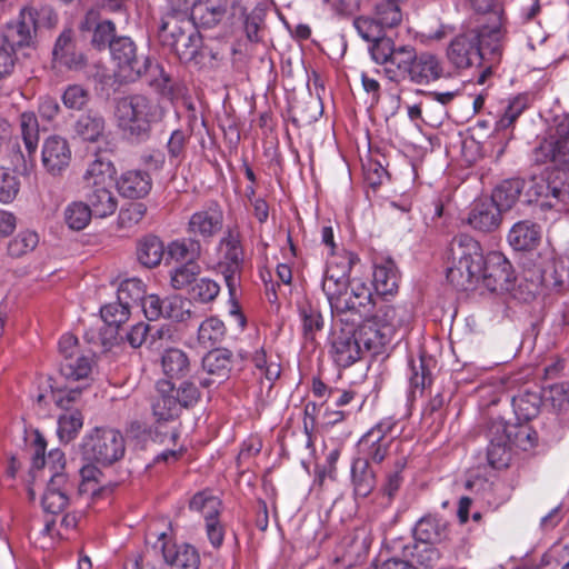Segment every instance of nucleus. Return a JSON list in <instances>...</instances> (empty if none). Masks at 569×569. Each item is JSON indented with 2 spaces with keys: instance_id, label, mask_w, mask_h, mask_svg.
I'll return each mask as SVG.
<instances>
[{
  "instance_id": "nucleus-53",
  "label": "nucleus",
  "mask_w": 569,
  "mask_h": 569,
  "mask_svg": "<svg viewBox=\"0 0 569 569\" xmlns=\"http://www.w3.org/2000/svg\"><path fill=\"white\" fill-rule=\"evenodd\" d=\"M199 263H181L170 271V283L172 288L181 290L196 282V277L200 273Z\"/></svg>"
},
{
  "instance_id": "nucleus-13",
  "label": "nucleus",
  "mask_w": 569,
  "mask_h": 569,
  "mask_svg": "<svg viewBox=\"0 0 569 569\" xmlns=\"http://www.w3.org/2000/svg\"><path fill=\"white\" fill-rule=\"evenodd\" d=\"M515 274L511 263L507 258L497 251H491L486 256V263L481 272L480 281L492 291L510 290Z\"/></svg>"
},
{
  "instance_id": "nucleus-1",
  "label": "nucleus",
  "mask_w": 569,
  "mask_h": 569,
  "mask_svg": "<svg viewBox=\"0 0 569 569\" xmlns=\"http://www.w3.org/2000/svg\"><path fill=\"white\" fill-rule=\"evenodd\" d=\"M536 164L550 163L541 176L532 177L529 194L542 199V206L562 212L569 209V118L558 123L556 133L532 150Z\"/></svg>"
},
{
  "instance_id": "nucleus-45",
  "label": "nucleus",
  "mask_w": 569,
  "mask_h": 569,
  "mask_svg": "<svg viewBox=\"0 0 569 569\" xmlns=\"http://www.w3.org/2000/svg\"><path fill=\"white\" fill-rule=\"evenodd\" d=\"M190 510L200 512L206 522L211 519H218L221 510V501L218 497L207 492L201 491L196 493L189 503Z\"/></svg>"
},
{
  "instance_id": "nucleus-49",
  "label": "nucleus",
  "mask_w": 569,
  "mask_h": 569,
  "mask_svg": "<svg viewBox=\"0 0 569 569\" xmlns=\"http://www.w3.org/2000/svg\"><path fill=\"white\" fill-rule=\"evenodd\" d=\"M21 181L17 172L7 167H0V202L11 203L19 194Z\"/></svg>"
},
{
  "instance_id": "nucleus-9",
  "label": "nucleus",
  "mask_w": 569,
  "mask_h": 569,
  "mask_svg": "<svg viewBox=\"0 0 569 569\" xmlns=\"http://www.w3.org/2000/svg\"><path fill=\"white\" fill-rule=\"evenodd\" d=\"M82 455L89 461L110 466L126 451L123 436L112 428H96L83 439Z\"/></svg>"
},
{
  "instance_id": "nucleus-11",
  "label": "nucleus",
  "mask_w": 569,
  "mask_h": 569,
  "mask_svg": "<svg viewBox=\"0 0 569 569\" xmlns=\"http://www.w3.org/2000/svg\"><path fill=\"white\" fill-rule=\"evenodd\" d=\"M60 373L67 380L86 379L92 370V358L84 353L72 335H64L59 340Z\"/></svg>"
},
{
  "instance_id": "nucleus-40",
  "label": "nucleus",
  "mask_w": 569,
  "mask_h": 569,
  "mask_svg": "<svg viewBox=\"0 0 569 569\" xmlns=\"http://www.w3.org/2000/svg\"><path fill=\"white\" fill-rule=\"evenodd\" d=\"M353 490L356 496L366 498L376 487V473L371 466L360 458L355 459L351 467Z\"/></svg>"
},
{
  "instance_id": "nucleus-32",
  "label": "nucleus",
  "mask_w": 569,
  "mask_h": 569,
  "mask_svg": "<svg viewBox=\"0 0 569 569\" xmlns=\"http://www.w3.org/2000/svg\"><path fill=\"white\" fill-rule=\"evenodd\" d=\"M202 254V246L199 239L193 237L176 239L167 246V260L178 263H198Z\"/></svg>"
},
{
  "instance_id": "nucleus-25",
  "label": "nucleus",
  "mask_w": 569,
  "mask_h": 569,
  "mask_svg": "<svg viewBox=\"0 0 569 569\" xmlns=\"http://www.w3.org/2000/svg\"><path fill=\"white\" fill-rule=\"evenodd\" d=\"M107 121L98 110H88L73 123L74 133L83 141L97 142L104 138Z\"/></svg>"
},
{
  "instance_id": "nucleus-37",
  "label": "nucleus",
  "mask_w": 569,
  "mask_h": 569,
  "mask_svg": "<svg viewBox=\"0 0 569 569\" xmlns=\"http://www.w3.org/2000/svg\"><path fill=\"white\" fill-rule=\"evenodd\" d=\"M372 283L378 295H392L398 290L399 276L395 262L390 259L373 269Z\"/></svg>"
},
{
  "instance_id": "nucleus-42",
  "label": "nucleus",
  "mask_w": 569,
  "mask_h": 569,
  "mask_svg": "<svg viewBox=\"0 0 569 569\" xmlns=\"http://www.w3.org/2000/svg\"><path fill=\"white\" fill-rule=\"evenodd\" d=\"M146 296L144 283L137 278H131L122 281L118 288L117 299L120 303L127 306L131 311L133 308H139Z\"/></svg>"
},
{
  "instance_id": "nucleus-54",
  "label": "nucleus",
  "mask_w": 569,
  "mask_h": 569,
  "mask_svg": "<svg viewBox=\"0 0 569 569\" xmlns=\"http://www.w3.org/2000/svg\"><path fill=\"white\" fill-rule=\"evenodd\" d=\"M191 301L183 299L180 296H171L164 299V318L176 321H187L191 318V310L189 307Z\"/></svg>"
},
{
  "instance_id": "nucleus-2",
  "label": "nucleus",
  "mask_w": 569,
  "mask_h": 569,
  "mask_svg": "<svg viewBox=\"0 0 569 569\" xmlns=\"http://www.w3.org/2000/svg\"><path fill=\"white\" fill-rule=\"evenodd\" d=\"M116 169L102 157L91 161L79 181V191L94 218L104 219L118 209V198L113 192Z\"/></svg>"
},
{
  "instance_id": "nucleus-6",
  "label": "nucleus",
  "mask_w": 569,
  "mask_h": 569,
  "mask_svg": "<svg viewBox=\"0 0 569 569\" xmlns=\"http://www.w3.org/2000/svg\"><path fill=\"white\" fill-rule=\"evenodd\" d=\"M110 54L118 68L130 78L148 77L150 86L166 91L169 88L170 76L163 67L152 61L148 56H139L136 42L128 36H117L110 43Z\"/></svg>"
},
{
  "instance_id": "nucleus-10",
  "label": "nucleus",
  "mask_w": 569,
  "mask_h": 569,
  "mask_svg": "<svg viewBox=\"0 0 569 569\" xmlns=\"http://www.w3.org/2000/svg\"><path fill=\"white\" fill-rule=\"evenodd\" d=\"M219 268L223 274L230 297L234 298L243 267V249L238 230H227L219 242Z\"/></svg>"
},
{
  "instance_id": "nucleus-47",
  "label": "nucleus",
  "mask_w": 569,
  "mask_h": 569,
  "mask_svg": "<svg viewBox=\"0 0 569 569\" xmlns=\"http://www.w3.org/2000/svg\"><path fill=\"white\" fill-rule=\"evenodd\" d=\"M375 18L383 29L397 27L402 20L399 0H380L376 6Z\"/></svg>"
},
{
  "instance_id": "nucleus-30",
  "label": "nucleus",
  "mask_w": 569,
  "mask_h": 569,
  "mask_svg": "<svg viewBox=\"0 0 569 569\" xmlns=\"http://www.w3.org/2000/svg\"><path fill=\"white\" fill-rule=\"evenodd\" d=\"M417 50L412 46H398L383 71L387 78L395 82L407 79Z\"/></svg>"
},
{
  "instance_id": "nucleus-15",
  "label": "nucleus",
  "mask_w": 569,
  "mask_h": 569,
  "mask_svg": "<svg viewBox=\"0 0 569 569\" xmlns=\"http://www.w3.org/2000/svg\"><path fill=\"white\" fill-rule=\"evenodd\" d=\"M71 159V147L64 137L52 134L44 139L41 147V163L47 173L52 177L62 176Z\"/></svg>"
},
{
  "instance_id": "nucleus-56",
  "label": "nucleus",
  "mask_w": 569,
  "mask_h": 569,
  "mask_svg": "<svg viewBox=\"0 0 569 569\" xmlns=\"http://www.w3.org/2000/svg\"><path fill=\"white\" fill-rule=\"evenodd\" d=\"M220 292V286L210 278H200L190 288L193 300L207 303L213 301Z\"/></svg>"
},
{
  "instance_id": "nucleus-57",
  "label": "nucleus",
  "mask_w": 569,
  "mask_h": 569,
  "mask_svg": "<svg viewBox=\"0 0 569 569\" xmlns=\"http://www.w3.org/2000/svg\"><path fill=\"white\" fill-rule=\"evenodd\" d=\"M189 141V134L184 131L177 129L172 131L168 142H167V152L170 160V163L173 166H178L181 163L186 156V148Z\"/></svg>"
},
{
  "instance_id": "nucleus-43",
  "label": "nucleus",
  "mask_w": 569,
  "mask_h": 569,
  "mask_svg": "<svg viewBox=\"0 0 569 569\" xmlns=\"http://www.w3.org/2000/svg\"><path fill=\"white\" fill-rule=\"evenodd\" d=\"M92 217L94 216L84 200L70 202L63 211L64 222L76 231L83 230L90 223Z\"/></svg>"
},
{
  "instance_id": "nucleus-46",
  "label": "nucleus",
  "mask_w": 569,
  "mask_h": 569,
  "mask_svg": "<svg viewBox=\"0 0 569 569\" xmlns=\"http://www.w3.org/2000/svg\"><path fill=\"white\" fill-rule=\"evenodd\" d=\"M505 427L511 445L525 451L536 446L538 440L537 432L528 425H510L505 421Z\"/></svg>"
},
{
  "instance_id": "nucleus-34",
  "label": "nucleus",
  "mask_w": 569,
  "mask_h": 569,
  "mask_svg": "<svg viewBox=\"0 0 569 569\" xmlns=\"http://www.w3.org/2000/svg\"><path fill=\"white\" fill-rule=\"evenodd\" d=\"M543 396L537 390H522L512 397V408L519 421H529L540 411Z\"/></svg>"
},
{
  "instance_id": "nucleus-27",
  "label": "nucleus",
  "mask_w": 569,
  "mask_h": 569,
  "mask_svg": "<svg viewBox=\"0 0 569 569\" xmlns=\"http://www.w3.org/2000/svg\"><path fill=\"white\" fill-rule=\"evenodd\" d=\"M410 318V312L405 307L382 305L372 316V321L381 329H390V336L395 338L398 331L407 330Z\"/></svg>"
},
{
  "instance_id": "nucleus-60",
  "label": "nucleus",
  "mask_w": 569,
  "mask_h": 569,
  "mask_svg": "<svg viewBox=\"0 0 569 569\" xmlns=\"http://www.w3.org/2000/svg\"><path fill=\"white\" fill-rule=\"evenodd\" d=\"M353 26L359 36L368 42H372L373 40H377L383 36V28L380 23H378V20L375 18V16L372 18L358 17L353 20Z\"/></svg>"
},
{
  "instance_id": "nucleus-63",
  "label": "nucleus",
  "mask_w": 569,
  "mask_h": 569,
  "mask_svg": "<svg viewBox=\"0 0 569 569\" xmlns=\"http://www.w3.org/2000/svg\"><path fill=\"white\" fill-rule=\"evenodd\" d=\"M147 212V207L142 202H132L122 208L119 212V224L122 228H130L139 223Z\"/></svg>"
},
{
  "instance_id": "nucleus-4",
  "label": "nucleus",
  "mask_w": 569,
  "mask_h": 569,
  "mask_svg": "<svg viewBox=\"0 0 569 569\" xmlns=\"http://www.w3.org/2000/svg\"><path fill=\"white\" fill-rule=\"evenodd\" d=\"M452 266L447 271L448 281L460 291L471 290L480 282L486 263L480 243L468 234H459L450 246Z\"/></svg>"
},
{
  "instance_id": "nucleus-38",
  "label": "nucleus",
  "mask_w": 569,
  "mask_h": 569,
  "mask_svg": "<svg viewBox=\"0 0 569 569\" xmlns=\"http://www.w3.org/2000/svg\"><path fill=\"white\" fill-rule=\"evenodd\" d=\"M167 248L159 237L149 234L139 240L137 246V257L139 262L146 268H154L160 264Z\"/></svg>"
},
{
  "instance_id": "nucleus-62",
  "label": "nucleus",
  "mask_w": 569,
  "mask_h": 569,
  "mask_svg": "<svg viewBox=\"0 0 569 569\" xmlns=\"http://www.w3.org/2000/svg\"><path fill=\"white\" fill-rule=\"evenodd\" d=\"M397 46L391 38L381 36L377 40L372 41L370 47V53L375 62L378 64H388L391 56L393 54Z\"/></svg>"
},
{
  "instance_id": "nucleus-21",
  "label": "nucleus",
  "mask_w": 569,
  "mask_h": 569,
  "mask_svg": "<svg viewBox=\"0 0 569 569\" xmlns=\"http://www.w3.org/2000/svg\"><path fill=\"white\" fill-rule=\"evenodd\" d=\"M158 397L152 402V412L158 421H170L178 418L181 413V406L176 399L174 386L170 380H160L157 382Z\"/></svg>"
},
{
  "instance_id": "nucleus-18",
  "label": "nucleus",
  "mask_w": 569,
  "mask_h": 569,
  "mask_svg": "<svg viewBox=\"0 0 569 569\" xmlns=\"http://www.w3.org/2000/svg\"><path fill=\"white\" fill-rule=\"evenodd\" d=\"M503 420H495L489 427V446L487 458L489 465L495 469H502L509 466L511 460L509 436L506 433Z\"/></svg>"
},
{
  "instance_id": "nucleus-31",
  "label": "nucleus",
  "mask_w": 569,
  "mask_h": 569,
  "mask_svg": "<svg viewBox=\"0 0 569 569\" xmlns=\"http://www.w3.org/2000/svg\"><path fill=\"white\" fill-rule=\"evenodd\" d=\"M164 561L176 569H199L200 556L190 545H168L162 547Z\"/></svg>"
},
{
  "instance_id": "nucleus-64",
  "label": "nucleus",
  "mask_w": 569,
  "mask_h": 569,
  "mask_svg": "<svg viewBox=\"0 0 569 569\" xmlns=\"http://www.w3.org/2000/svg\"><path fill=\"white\" fill-rule=\"evenodd\" d=\"M546 274L552 279L555 287H562L569 281V258H555Z\"/></svg>"
},
{
  "instance_id": "nucleus-29",
  "label": "nucleus",
  "mask_w": 569,
  "mask_h": 569,
  "mask_svg": "<svg viewBox=\"0 0 569 569\" xmlns=\"http://www.w3.org/2000/svg\"><path fill=\"white\" fill-rule=\"evenodd\" d=\"M152 181L149 173L141 170H129L117 180L119 192L127 198H143L151 190Z\"/></svg>"
},
{
  "instance_id": "nucleus-17",
  "label": "nucleus",
  "mask_w": 569,
  "mask_h": 569,
  "mask_svg": "<svg viewBox=\"0 0 569 569\" xmlns=\"http://www.w3.org/2000/svg\"><path fill=\"white\" fill-rule=\"evenodd\" d=\"M73 483L63 472H54L50 476L47 488L42 495L41 503L46 512L57 515L62 512L69 505V495Z\"/></svg>"
},
{
  "instance_id": "nucleus-59",
  "label": "nucleus",
  "mask_w": 569,
  "mask_h": 569,
  "mask_svg": "<svg viewBox=\"0 0 569 569\" xmlns=\"http://www.w3.org/2000/svg\"><path fill=\"white\" fill-rule=\"evenodd\" d=\"M100 313L107 325L120 327L129 319L131 311L117 299L116 302L103 306Z\"/></svg>"
},
{
  "instance_id": "nucleus-39",
  "label": "nucleus",
  "mask_w": 569,
  "mask_h": 569,
  "mask_svg": "<svg viewBox=\"0 0 569 569\" xmlns=\"http://www.w3.org/2000/svg\"><path fill=\"white\" fill-rule=\"evenodd\" d=\"M232 352L224 348H218L209 351L202 359V368L211 377L223 381L231 371Z\"/></svg>"
},
{
  "instance_id": "nucleus-48",
  "label": "nucleus",
  "mask_w": 569,
  "mask_h": 569,
  "mask_svg": "<svg viewBox=\"0 0 569 569\" xmlns=\"http://www.w3.org/2000/svg\"><path fill=\"white\" fill-rule=\"evenodd\" d=\"M83 425V417L79 410L67 411L59 417L58 436L61 441H71L80 431Z\"/></svg>"
},
{
  "instance_id": "nucleus-44",
  "label": "nucleus",
  "mask_w": 569,
  "mask_h": 569,
  "mask_svg": "<svg viewBox=\"0 0 569 569\" xmlns=\"http://www.w3.org/2000/svg\"><path fill=\"white\" fill-rule=\"evenodd\" d=\"M21 137L27 149L28 156L32 157L38 149L39 142V122L32 111L22 112L19 117Z\"/></svg>"
},
{
  "instance_id": "nucleus-22",
  "label": "nucleus",
  "mask_w": 569,
  "mask_h": 569,
  "mask_svg": "<svg viewBox=\"0 0 569 569\" xmlns=\"http://www.w3.org/2000/svg\"><path fill=\"white\" fill-rule=\"evenodd\" d=\"M356 333L362 352L367 351L372 356L381 355L393 339L390 336V329H381L372 320H367L356 328Z\"/></svg>"
},
{
  "instance_id": "nucleus-33",
  "label": "nucleus",
  "mask_w": 569,
  "mask_h": 569,
  "mask_svg": "<svg viewBox=\"0 0 569 569\" xmlns=\"http://www.w3.org/2000/svg\"><path fill=\"white\" fill-rule=\"evenodd\" d=\"M161 368L168 379H182L190 372L191 365L183 350L169 348L161 356Z\"/></svg>"
},
{
  "instance_id": "nucleus-36",
  "label": "nucleus",
  "mask_w": 569,
  "mask_h": 569,
  "mask_svg": "<svg viewBox=\"0 0 569 569\" xmlns=\"http://www.w3.org/2000/svg\"><path fill=\"white\" fill-rule=\"evenodd\" d=\"M540 240L539 227L529 221L516 223L508 234V241L515 250H531Z\"/></svg>"
},
{
  "instance_id": "nucleus-3",
  "label": "nucleus",
  "mask_w": 569,
  "mask_h": 569,
  "mask_svg": "<svg viewBox=\"0 0 569 569\" xmlns=\"http://www.w3.org/2000/svg\"><path fill=\"white\" fill-rule=\"evenodd\" d=\"M163 108L144 94H131L117 101L116 118L122 133L131 141H146L152 126L162 120Z\"/></svg>"
},
{
  "instance_id": "nucleus-20",
  "label": "nucleus",
  "mask_w": 569,
  "mask_h": 569,
  "mask_svg": "<svg viewBox=\"0 0 569 569\" xmlns=\"http://www.w3.org/2000/svg\"><path fill=\"white\" fill-rule=\"evenodd\" d=\"M196 24L189 14L164 13L158 28V40L162 48L170 49L178 39Z\"/></svg>"
},
{
  "instance_id": "nucleus-51",
  "label": "nucleus",
  "mask_w": 569,
  "mask_h": 569,
  "mask_svg": "<svg viewBox=\"0 0 569 569\" xmlns=\"http://www.w3.org/2000/svg\"><path fill=\"white\" fill-rule=\"evenodd\" d=\"M224 323L217 318H209L204 320L198 329V341L204 347H211L219 342L224 336Z\"/></svg>"
},
{
  "instance_id": "nucleus-8",
  "label": "nucleus",
  "mask_w": 569,
  "mask_h": 569,
  "mask_svg": "<svg viewBox=\"0 0 569 569\" xmlns=\"http://www.w3.org/2000/svg\"><path fill=\"white\" fill-rule=\"evenodd\" d=\"M358 262L359 257L351 251H347L328 264L322 280V290L328 298L335 317L339 310L348 306L347 302H345V297L347 296L348 287L351 282L349 273L352 267Z\"/></svg>"
},
{
  "instance_id": "nucleus-52",
  "label": "nucleus",
  "mask_w": 569,
  "mask_h": 569,
  "mask_svg": "<svg viewBox=\"0 0 569 569\" xmlns=\"http://www.w3.org/2000/svg\"><path fill=\"white\" fill-rule=\"evenodd\" d=\"M91 94L81 84H69L62 92L61 100L69 110L81 111L90 102Z\"/></svg>"
},
{
  "instance_id": "nucleus-58",
  "label": "nucleus",
  "mask_w": 569,
  "mask_h": 569,
  "mask_svg": "<svg viewBox=\"0 0 569 569\" xmlns=\"http://www.w3.org/2000/svg\"><path fill=\"white\" fill-rule=\"evenodd\" d=\"M116 38V24L111 20H103L92 31L90 43L97 50H104L110 48L111 41Z\"/></svg>"
},
{
  "instance_id": "nucleus-19",
  "label": "nucleus",
  "mask_w": 569,
  "mask_h": 569,
  "mask_svg": "<svg viewBox=\"0 0 569 569\" xmlns=\"http://www.w3.org/2000/svg\"><path fill=\"white\" fill-rule=\"evenodd\" d=\"M443 74V67L440 59L428 51L416 53L410 71L407 76L416 84H428L440 79Z\"/></svg>"
},
{
  "instance_id": "nucleus-28",
  "label": "nucleus",
  "mask_w": 569,
  "mask_h": 569,
  "mask_svg": "<svg viewBox=\"0 0 569 569\" xmlns=\"http://www.w3.org/2000/svg\"><path fill=\"white\" fill-rule=\"evenodd\" d=\"M501 210L490 199L477 202L469 213V224L483 232L498 228L501 221Z\"/></svg>"
},
{
  "instance_id": "nucleus-23",
  "label": "nucleus",
  "mask_w": 569,
  "mask_h": 569,
  "mask_svg": "<svg viewBox=\"0 0 569 569\" xmlns=\"http://www.w3.org/2000/svg\"><path fill=\"white\" fill-rule=\"evenodd\" d=\"M228 8V0H197L189 16L196 24L213 28L226 18Z\"/></svg>"
},
{
  "instance_id": "nucleus-16",
  "label": "nucleus",
  "mask_w": 569,
  "mask_h": 569,
  "mask_svg": "<svg viewBox=\"0 0 569 569\" xmlns=\"http://www.w3.org/2000/svg\"><path fill=\"white\" fill-rule=\"evenodd\" d=\"M349 322L339 331L332 333L331 356L333 361L342 368H348L361 359L362 347L356 333V327Z\"/></svg>"
},
{
  "instance_id": "nucleus-50",
  "label": "nucleus",
  "mask_w": 569,
  "mask_h": 569,
  "mask_svg": "<svg viewBox=\"0 0 569 569\" xmlns=\"http://www.w3.org/2000/svg\"><path fill=\"white\" fill-rule=\"evenodd\" d=\"M543 400L557 412L569 411V381L549 386L545 389Z\"/></svg>"
},
{
  "instance_id": "nucleus-12",
  "label": "nucleus",
  "mask_w": 569,
  "mask_h": 569,
  "mask_svg": "<svg viewBox=\"0 0 569 569\" xmlns=\"http://www.w3.org/2000/svg\"><path fill=\"white\" fill-rule=\"evenodd\" d=\"M349 286L351 291L345 297V302L348 306L339 310L336 317L342 325H348L349 322L358 325L372 316L375 308L372 292L370 287L360 279H352Z\"/></svg>"
},
{
  "instance_id": "nucleus-5",
  "label": "nucleus",
  "mask_w": 569,
  "mask_h": 569,
  "mask_svg": "<svg viewBox=\"0 0 569 569\" xmlns=\"http://www.w3.org/2000/svg\"><path fill=\"white\" fill-rule=\"evenodd\" d=\"M501 33L498 28L483 27L469 29L457 34L447 48V59L457 70H466L479 64L482 59L481 48H489L490 52L499 57Z\"/></svg>"
},
{
  "instance_id": "nucleus-14",
  "label": "nucleus",
  "mask_w": 569,
  "mask_h": 569,
  "mask_svg": "<svg viewBox=\"0 0 569 569\" xmlns=\"http://www.w3.org/2000/svg\"><path fill=\"white\" fill-rule=\"evenodd\" d=\"M223 226V211L217 201H208L200 210L191 214L187 232L193 238L212 239Z\"/></svg>"
},
{
  "instance_id": "nucleus-26",
  "label": "nucleus",
  "mask_w": 569,
  "mask_h": 569,
  "mask_svg": "<svg viewBox=\"0 0 569 569\" xmlns=\"http://www.w3.org/2000/svg\"><path fill=\"white\" fill-rule=\"evenodd\" d=\"M393 441L381 438L376 431H367L358 442L359 453L362 455L361 460H366L369 465L381 463L390 452Z\"/></svg>"
},
{
  "instance_id": "nucleus-55",
  "label": "nucleus",
  "mask_w": 569,
  "mask_h": 569,
  "mask_svg": "<svg viewBox=\"0 0 569 569\" xmlns=\"http://www.w3.org/2000/svg\"><path fill=\"white\" fill-rule=\"evenodd\" d=\"M39 242L38 234L33 231H22L18 233L8 243V253L13 258H19L32 251Z\"/></svg>"
},
{
  "instance_id": "nucleus-24",
  "label": "nucleus",
  "mask_w": 569,
  "mask_h": 569,
  "mask_svg": "<svg viewBox=\"0 0 569 569\" xmlns=\"http://www.w3.org/2000/svg\"><path fill=\"white\" fill-rule=\"evenodd\" d=\"M182 62L199 63L207 54V48L203 46L202 37L197 29V24L192 26V31H188L180 37L170 49Z\"/></svg>"
},
{
  "instance_id": "nucleus-61",
  "label": "nucleus",
  "mask_w": 569,
  "mask_h": 569,
  "mask_svg": "<svg viewBox=\"0 0 569 569\" xmlns=\"http://www.w3.org/2000/svg\"><path fill=\"white\" fill-rule=\"evenodd\" d=\"M79 472L81 477L79 492H90L94 495L100 489V477L102 476V472L91 463L84 465Z\"/></svg>"
},
{
  "instance_id": "nucleus-7",
  "label": "nucleus",
  "mask_w": 569,
  "mask_h": 569,
  "mask_svg": "<svg viewBox=\"0 0 569 569\" xmlns=\"http://www.w3.org/2000/svg\"><path fill=\"white\" fill-rule=\"evenodd\" d=\"M57 23V14L49 7L23 8L18 20L7 24L0 36L11 43L13 49L31 47L37 30L41 27L51 28Z\"/></svg>"
},
{
  "instance_id": "nucleus-35",
  "label": "nucleus",
  "mask_w": 569,
  "mask_h": 569,
  "mask_svg": "<svg viewBox=\"0 0 569 569\" xmlns=\"http://www.w3.org/2000/svg\"><path fill=\"white\" fill-rule=\"evenodd\" d=\"M447 523L437 517H422L415 526L413 536L416 540L425 545H433L446 538Z\"/></svg>"
},
{
  "instance_id": "nucleus-41",
  "label": "nucleus",
  "mask_w": 569,
  "mask_h": 569,
  "mask_svg": "<svg viewBox=\"0 0 569 569\" xmlns=\"http://www.w3.org/2000/svg\"><path fill=\"white\" fill-rule=\"evenodd\" d=\"M525 181L518 178L502 181L492 192L490 200L501 211L509 210L519 199Z\"/></svg>"
}]
</instances>
